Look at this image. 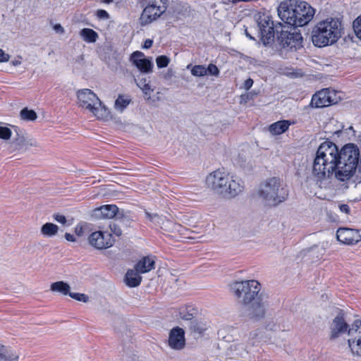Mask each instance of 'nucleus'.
<instances>
[{"label": "nucleus", "mask_w": 361, "mask_h": 361, "mask_svg": "<svg viewBox=\"0 0 361 361\" xmlns=\"http://www.w3.org/2000/svg\"><path fill=\"white\" fill-rule=\"evenodd\" d=\"M154 268V259L151 257H144L135 266V269L140 274L149 272Z\"/></svg>", "instance_id": "nucleus-21"}, {"label": "nucleus", "mask_w": 361, "mask_h": 361, "mask_svg": "<svg viewBox=\"0 0 361 361\" xmlns=\"http://www.w3.org/2000/svg\"><path fill=\"white\" fill-rule=\"evenodd\" d=\"M350 329V326L347 324L344 314L339 312L336 316L329 326V339L334 341L336 338L342 336L345 334H348V330Z\"/></svg>", "instance_id": "nucleus-12"}, {"label": "nucleus", "mask_w": 361, "mask_h": 361, "mask_svg": "<svg viewBox=\"0 0 361 361\" xmlns=\"http://www.w3.org/2000/svg\"><path fill=\"white\" fill-rule=\"evenodd\" d=\"M278 15L286 24L293 27H302L311 21L314 10L305 1L290 0L289 3L281 2L279 4Z\"/></svg>", "instance_id": "nucleus-3"}, {"label": "nucleus", "mask_w": 361, "mask_h": 361, "mask_svg": "<svg viewBox=\"0 0 361 361\" xmlns=\"http://www.w3.org/2000/svg\"><path fill=\"white\" fill-rule=\"evenodd\" d=\"M80 35L82 39L88 42H94L97 37V33L92 29L84 28L80 32Z\"/></svg>", "instance_id": "nucleus-33"}, {"label": "nucleus", "mask_w": 361, "mask_h": 361, "mask_svg": "<svg viewBox=\"0 0 361 361\" xmlns=\"http://www.w3.org/2000/svg\"><path fill=\"white\" fill-rule=\"evenodd\" d=\"M130 98L129 96L119 95L115 101L114 107L119 111H123L130 103Z\"/></svg>", "instance_id": "nucleus-32"}, {"label": "nucleus", "mask_w": 361, "mask_h": 361, "mask_svg": "<svg viewBox=\"0 0 361 361\" xmlns=\"http://www.w3.org/2000/svg\"><path fill=\"white\" fill-rule=\"evenodd\" d=\"M94 215L97 218L112 219L122 215L118 208L114 204L103 205L94 210Z\"/></svg>", "instance_id": "nucleus-20"}, {"label": "nucleus", "mask_w": 361, "mask_h": 361, "mask_svg": "<svg viewBox=\"0 0 361 361\" xmlns=\"http://www.w3.org/2000/svg\"><path fill=\"white\" fill-rule=\"evenodd\" d=\"M348 336V343L352 353L361 357V320L357 319L351 324Z\"/></svg>", "instance_id": "nucleus-11"}, {"label": "nucleus", "mask_w": 361, "mask_h": 361, "mask_svg": "<svg viewBox=\"0 0 361 361\" xmlns=\"http://www.w3.org/2000/svg\"><path fill=\"white\" fill-rule=\"evenodd\" d=\"M269 296L268 293L261 295L252 302L245 305L247 308V315L248 318L253 321H259L263 319L266 314L269 307Z\"/></svg>", "instance_id": "nucleus-10"}, {"label": "nucleus", "mask_w": 361, "mask_h": 361, "mask_svg": "<svg viewBox=\"0 0 361 361\" xmlns=\"http://www.w3.org/2000/svg\"><path fill=\"white\" fill-rule=\"evenodd\" d=\"M257 24L263 43L269 44V40L274 37V23L271 18L266 14L259 16Z\"/></svg>", "instance_id": "nucleus-14"}, {"label": "nucleus", "mask_w": 361, "mask_h": 361, "mask_svg": "<svg viewBox=\"0 0 361 361\" xmlns=\"http://www.w3.org/2000/svg\"><path fill=\"white\" fill-rule=\"evenodd\" d=\"M20 117L25 121H35L37 118V114L33 110L24 108L20 111Z\"/></svg>", "instance_id": "nucleus-34"}, {"label": "nucleus", "mask_w": 361, "mask_h": 361, "mask_svg": "<svg viewBox=\"0 0 361 361\" xmlns=\"http://www.w3.org/2000/svg\"><path fill=\"white\" fill-rule=\"evenodd\" d=\"M144 82H146L145 80L140 81L138 83L142 84V86L144 85Z\"/></svg>", "instance_id": "nucleus-56"}, {"label": "nucleus", "mask_w": 361, "mask_h": 361, "mask_svg": "<svg viewBox=\"0 0 361 361\" xmlns=\"http://www.w3.org/2000/svg\"><path fill=\"white\" fill-rule=\"evenodd\" d=\"M336 237L343 244L352 245L361 240V235L357 230L341 228L337 230Z\"/></svg>", "instance_id": "nucleus-19"}, {"label": "nucleus", "mask_w": 361, "mask_h": 361, "mask_svg": "<svg viewBox=\"0 0 361 361\" xmlns=\"http://www.w3.org/2000/svg\"><path fill=\"white\" fill-rule=\"evenodd\" d=\"M208 327L209 326L207 323L195 320L190 322L189 328L192 332L200 335L208 329Z\"/></svg>", "instance_id": "nucleus-31"}, {"label": "nucleus", "mask_w": 361, "mask_h": 361, "mask_svg": "<svg viewBox=\"0 0 361 361\" xmlns=\"http://www.w3.org/2000/svg\"><path fill=\"white\" fill-rule=\"evenodd\" d=\"M130 61L142 73L152 72L153 63L152 59L146 58L142 51H134L130 56Z\"/></svg>", "instance_id": "nucleus-17"}, {"label": "nucleus", "mask_w": 361, "mask_h": 361, "mask_svg": "<svg viewBox=\"0 0 361 361\" xmlns=\"http://www.w3.org/2000/svg\"><path fill=\"white\" fill-rule=\"evenodd\" d=\"M145 215L152 223L156 226H159L161 228H163L165 223L168 221L165 216H159L157 214H152L148 212H145Z\"/></svg>", "instance_id": "nucleus-30"}, {"label": "nucleus", "mask_w": 361, "mask_h": 361, "mask_svg": "<svg viewBox=\"0 0 361 361\" xmlns=\"http://www.w3.org/2000/svg\"><path fill=\"white\" fill-rule=\"evenodd\" d=\"M169 345L173 350H180L185 345V331L177 326L173 328L169 335Z\"/></svg>", "instance_id": "nucleus-18"}, {"label": "nucleus", "mask_w": 361, "mask_h": 361, "mask_svg": "<svg viewBox=\"0 0 361 361\" xmlns=\"http://www.w3.org/2000/svg\"><path fill=\"white\" fill-rule=\"evenodd\" d=\"M341 22L338 18H329L322 20L312 30V42L318 47L333 44L341 37Z\"/></svg>", "instance_id": "nucleus-5"}, {"label": "nucleus", "mask_w": 361, "mask_h": 361, "mask_svg": "<svg viewBox=\"0 0 361 361\" xmlns=\"http://www.w3.org/2000/svg\"><path fill=\"white\" fill-rule=\"evenodd\" d=\"M231 290L242 305H247L261 295L267 294L262 290L261 283L254 279L235 281L231 284Z\"/></svg>", "instance_id": "nucleus-7"}, {"label": "nucleus", "mask_w": 361, "mask_h": 361, "mask_svg": "<svg viewBox=\"0 0 361 361\" xmlns=\"http://www.w3.org/2000/svg\"><path fill=\"white\" fill-rule=\"evenodd\" d=\"M17 144L20 149L29 150L32 147H39V142L32 137H21L17 139Z\"/></svg>", "instance_id": "nucleus-25"}, {"label": "nucleus", "mask_w": 361, "mask_h": 361, "mask_svg": "<svg viewBox=\"0 0 361 361\" xmlns=\"http://www.w3.org/2000/svg\"><path fill=\"white\" fill-rule=\"evenodd\" d=\"M11 63L14 66H17L21 64V57H18V59H14L11 61Z\"/></svg>", "instance_id": "nucleus-51"}, {"label": "nucleus", "mask_w": 361, "mask_h": 361, "mask_svg": "<svg viewBox=\"0 0 361 361\" xmlns=\"http://www.w3.org/2000/svg\"><path fill=\"white\" fill-rule=\"evenodd\" d=\"M207 70V75L210 74L214 76H218L219 74V70L217 68V66L214 64L210 63L207 68H206Z\"/></svg>", "instance_id": "nucleus-41"}, {"label": "nucleus", "mask_w": 361, "mask_h": 361, "mask_svg": "<svg viewBox=\"0 0 361 361\" xmlns=\"http://www.w3.org/2000/svg\"><path fill=\"white\" fill-rule=\"evenodd\" d=\"M97 16L100 19H107L109 13L106 11L100 9L97 11Z\"/></svg>", "instance_id": "nucleus-44"}, {"label": "nucleus", "mask_w": 361, "mask_h": 361, "mask_svg": "<svg viewBox=\"0 0 361 361\" xmlns=\"http://www.w3.org/2000/svg\"><path fill=\"white\" fill-rule=\"evenodd\" d=\"M339 149L330 141L322 142L318 147L312 166V175L317 183H322L338 171Z\"/></svg>", "instance_id": "nucleus-1"}, {"label": "nucleus", "mask_w": 361, "mask_h": 361, "mask_svg": "<svg viewBox=\"0 0 361 361\" xmlns=\"http://www.w3.org/2000/svg\"><path fill=\"white\" fill-rule=\"evenodd\" d=\"M206 184L214 194L225 199L236 197L244 189L243 182L240 178L221 170L210 173L207 176Z\"/></svg>", "instance_id": "nucleus-2"}, {"label": "nucleus", "mask_w": 361, "mask_h": 361, "mask_svg": "<svg viewBox=\"0 0 361 361\" xmlns=\"http://www.w3.org/2000/svg\"><path fill=\"white\" fill-rule=\"evenodd\" d=\"M279 40L284 48L297 49L302 46V37L297 32L282 31L279 36Z\"/></svg>", "instance_id": "nucleus-16"}, {"label": "nucleus", "mask_w": 361, "mask_h": 361, "mask_svg": "<svg viewBox=\"0 0 361 361\" xmlns=\"http://www.w3.org/2000/svg\"><path fill=\"white\" fill-rule=\"evenodd\" d=\"M137 85L142 90L144 94L147 96V100L149 99L151 92H153V90L151 88L150 85L146 82H144L143 86H142V84H140V83H137Z\"/></svg>", "instance_id": "nucleus-39"}, {"label": "nucleus", "mask_w": 361, "mask_h": 361, "mask_svg": "<svg viewBox=\"0 0 361 361\" xmlns=\"http://www.w3.org/2000/svg\"><path fill=\"white\" fill-rule=\"evenodd\" d=\"M153 44V41L152 39H147L145 41L144 44L142 45L143 49H149Z\"/></svg>", "instance_id": "nucleus-48"}, {"label": "nucleus", "mask_w": 361, "mask_h": 361, "mask_svg": "<svg viewBox=\"0 0 361 361\" xmlns=\"http://www.w3.org/2000/svg\"><path fill=\"white\" fill-rule=\"evenodd\" d=\"M168 6V0H151L144 8L140 22L141 25H148L157 20L165 13Z\"/></svg>", "instance_id": "nucleus-9"}, {"label": "nucleus", "mask_w": 361, "mask_h": 361, "mask_svg": "<svg viewBox=\"0 0 361 361\" xmlns=\"http://www.w3.org/2000/svg\"><path fill=\"white\" fill-rule=\"evenodd\" d=\"M65 238L70 242H75L76 240L75 237L72 234L68 233L65 234Z\"/></svg>", "instance_id": "nucleus-50"}, {"label": "nucleus", "mask_w": 361, "mask_h": 361, "mask_svg": "<svg viewBox=\"0 0 361 361\" xmlns=\"http://www.w3.org/2000/svg\"><path fill=\"white\" fill-rule=\"evenodd\" d=\"M19 356L13 349L0 345V361H18Z\"/></svg>", "instance_id": "nucleus-24"}, {"label": "nucleus", "mask_w": 361, "mask_h": 361, "mask_svg": "<svg viewBox=\"0 0 361 361\" xmlns=\"http://www.w3.org/2000/svg\"><path fill=\"white\" fill-rule=\"evenodd\" d=\"M53 218L55 221L63 225H65L67 222L66 216L62 214H55L53 215Z\"/></svg>", "instance_id": "nucleus-43"}, {"label": "nucleus", "mask_w": 361, "mask_h": 361, "mask_svg": "<svg viewBox=\"0 0 361 361\" xmlns=\"http://www.w3.org/2000/svg\"><path fill=\"white\" fill-rule=\"evenodd\" d=\"M139 274L135 269L128 270L125 276L126 284L130 288L138 286L142 281V277Z\"/></svg>", "instance_id": "nucleus-22"}, {"label": "nucleus", "mask_w": 361, "mask_h": 361, "mask_svg": "<svg viewBox=\"0 0 361 361\" xmlns=\"http://www.w3.org/2000/svg\"><path fill=\"white\" fill-rule=\"evenodd\" d=\"M258 195L265 205L271 207L283 202L288 196V192L280 178L272 177L260 185Z\"/></svg>", "instance_id": "nucleus-6"}, {"label": "nucleus", "mask_w": 361, "mask_h": 361, "mask_svg": "<svg viewBox=\"0 0 361 361\" xmlns=\"http://www.w3.org/2000/svg\"><path fill=\"white\" fill-rule=\"evenodd\" d=\"M54 30L56 32L63 34L64 32L63 27L61 25V24H56L53 27Z\"/></svg>", "instance_id": "nucleus-47"}, {"label": "nucleus", "mask_w": 361, "mask_h": 361, "mask_svg": "<svg viewBox=\"0 0 361 361\" xmlns=\"http://www.w3.org/2000/svg\"><path fill=\"white\" fill-rule=\"evenodd\" d=\"M360 158V149L355 144L345 145L339 150V165L336 171V178L341 181L349 180L357 169L361 170Z\"/></svg>", "instance_id": "nucleus-4"}, {"label": "nucleus", "mask_w": 361, "mask_h": 361, "mask_svg": "<svg viewBox=\"0 0 361 361\" xmlns=\"http://www.w3.org/2000/svg\"><path fill=\"white\" fill-rule=\"evenodd\" d=\"M240 1H243V0H232V2L233 4H236V3L240 2Z\"/></svg>", "instance_id": "nucleus-54"}, {"label": "nucleus", "mask_w": 361, "mask_h": 361, "mask_svg": "<svg viewBox=\"0 0 361 361\" xmlns=\"http://www.w3.org/2000/svg\"><path fill=\"white\" fill-rule=\"evenodd\" d=\"M89 242L91 245L97 249H106L113 245L114 239L110 233L99 231L90 235Z\"/></svg>", "instance_id": "nucleus-15"}, {"label": "nucleus", "mask_w": 361, "mask_h": 361, "mask_svg": "<svg viewBox=\"0 0 361 361\" xmlns=\"http://www.w3.org/2000/svg\"><path fill=\"white\" fill-rule=\"evenodd\" d=\"M77 98L79 106L91 112L97 119H104L108 117L109 111L106 106L91 90H78Z\"/></svg>", "instance_id": "nucleus-8"}, {"label": "nucleus", "mask_w": 361, "mask_h": 361, "mask_svg": "<svg viewBox=\"0 0 361 361\" xmlns=\"http://www.w3.org/2000/svg\"><path fill=\"white\" fill-rule=\"evenodd\" d=\"M112 1L113 0H103L104 2L107 3V4L112 2Z\"/></svg>", "instance_id": "nucleus-55"}, {"label": "nucleus", "mask_w": 361, "mask_h": 361, "mask_svg": "<svg viewBox=\"0 0 361 361\" xmlns=\"http://www.w3.org/2000/svg\"><path fill=\"white\" fill-rule=\"evenodd\" d=\"M126 219V216L122 212V215L116 216L115 219L111 221L109 224V228L113 234L116 236L119 237L122 235V230L121 228L120 224L124 222Z\"/></svg>", "instance_id": "nucleus-26"}, {"label": "nucleus", "mask_w": 361, "mask_h": 361, "mask_svg": "<svg viewBox=\"0 0 361 361\" xmlns=\"http://www.w3.org/2000/svg\"><path fill=\"white\" fill-rule=\"evenodd\" d=\"M11 130L7 127L0 126V138L8 140L11 136Z\"/></svg>", "instance_id": "nucleus-40"}, {"label": "nucleus", "mask_w": 361, "mask_h": 361, "mask_svg": "<svg viewBox=\"0 0 361 361\" xmlns=\"http://www.w3.org/2000/svg\"><path fill=\"white\" fill-rule=\"evenodd\" d=\"M340 210L342 212H344L345 214H348L350 212V208L347 204H341L340 205Z\"/></svg>", "instance_id": "nucleus-49"}, {"label": "nucleus", "mask_w": 361, "mask_h": 361, "mask_svg": "<svg viewBox=\"0 0 361 361\" xmlns=\"http://www.w3.org/2000/svg\"><path fill=\"white\" fill-rule=\"evenodd\" d=\"M196 314V310L191 305H185L179 308V315L182 319L191 320Z\"/></svg>", "instance_id": "nucleus-29"}, {"label": "nucleus", "mask_w": 361, "mask_h": 361, "mask_svg": "<svg viewBox=\"0 0 361 361\" xmlns=\"http://www.w3.org/2000/svg\"><path fill=\"white\" fill-rule=\"evenodd\" d=\"M50 290L67 295L70 293L71 286L63 281H56L51 284Z\"/></svg>", "instance_id": "nucleus-27"}, {"label": "nucleus", "mask_w": 361, "mask_h": 361, "mask_svg": "<svg viewBox=\"0 0 361 361\" xmlns=\"http://www.w3.org/2000/svg\"><path fill=\"white\" fill-rule=\"evenodd\" d=\"M68 295L71 298H72L73 299H75L78 301H80V302H87L89 301V297L84 293L70 292Z\"/></svg>", "instance_id": "nucleus-38"}, {"label": "nucleus", "mask_w": 361, "mask_h": 361, "mask_svg": "<svg viewBox=\"0 0 361 361\" xmlns=\"http://www.w3.org/2000/svg\"><path fill=\"white\" fill-rule=\"evenodd\" d=\"M191 74L196 77H202L207 75L206 67L202 65L194 66L191 69Z\"/></svg>", "instance_id": "nucleus-35"}, {"label": "nucleus", "mask_w": 361, "mask_h": 361, "mask_svg": "<svg viewBox=\"0 0 361 361\" xmlns=\"http://www.w3.org/2000/svg\"><path fill=\"white\" fill-rule=\"evenodd\" d=\"M82 227H80V228L76 227V228H75V231H76V233H77L79 235H80V233H82Z\"/></svg>", "instance_id": "nucleus-52"}, {"label": "nucleus", "mask_w": 361, "mask_h": 361, "mask_svg": "<svg viewBox=\"0 0 361 361\" xmlns=\"http://www.w3.org/2000/svg\"><path fill=\"white\" fill-rule=\"evenodd\" d=\"M9 59V55L0 49V62H7Z\"/></svg>", "instance_id": "nucleus-45"}, {"label": "nucleus", "mask_w": 361, "mask_h": 361, "mask_svg": "<svg viewBox=\"0 0 361 361\" xmlns=\"http://www.w3.org/2000/svg\"><path fill=\"white\" fill-rule=\"evenodd\" d=\"M40 231L45 237H53L57 234L59 227L54 224L46 223L41 227Z\"/></svg>", "instance_id": "nucleus-28"}, {"label": "nucleus", "mask_w": 361, "mask_h": 361, "mask_svg": "<svg viewBox=\"0 0 361 361\" xmlns=\"http://www.w3.org/2000/svg\"><path fill=\"white\" fill-rule=\"evenodd\" d=\"M253 82H254L252 79H247L243 84V88L246 90H249L252 87Z\"/></svg>", "instance_id": "nucleus-46"}, {"label": "nucleus", "mask_w": 361, "mask_h": 361, "mask_svg": "<svg viewBox=\"0 0 361 361\" xmlns=\"http://www.w3.org/2000/svg\"><path fill=\"white\" fill-rule=\"evenodd\" d=\"M245 33L248 38H250V39H254V37L251 36V35L247 32V30H245Z\"/></svg>", "instance_id": "nucleus-53"}, {"label": "nucleus", "mask_w": 361, "mask_h": 361, "mask_svg": "<svg viewBox=\"0 0 361 361\" xmlns=\"http://www.w3.org/2000/svg\"><path fill=\"white\" fill-rule=\"evenodd\" d=\"M353 29L357 37L361 40V14L353 21Z\"/></svg>", "instance_id": "nucleus-37"}, {"label": "nucleus", "mask_w": 361, "mask_h": 361, "mask_svg": "<svg viewBox=\"0 0 361 361\" xmlns=\"http://www.w3.org/2000/svg\"><path fill=\"white\" fill-rule=\"evenodd\" d=\"M290 124V122L288 121H279L270 125L269 130L271 135H279L285 133Z\"/></svg>", "instance_id": "nucleus-23"}, {"label": "nucleus", "mask_w": 361, "mask_h": 361, "mask_svg": "<svg viewBox=\"0 0 361 361\" xmlns=\"http://www.w3.org/2000/svg\"><path fill=\"white\" fill-rule=\"evenodd\" d=\"M188 8L189 6H188L187 5H177L176 7V11H177L178 13L177 17L180 18L181 16H185V13L188 11Z\"/></svg>", "instance_id": "nucleus-42"}, {"label": "nucleus", "mask_w": 361, "mask_h": 361, "mask_svg": "<svg viewBox=\"0 0 361 361\" xmlns=\"http://www.w3.org/2000/svg\"><path fill=\"white\" fill-rule=\"evenodd\" d=\"M335 93L329 89H323L315 93L311 100V106L315 108H323L336 103Z\"/></svg>", "instance_id": "nucleus-13"}, {"label": "nucleus", "mask_w": 361, "mask_h": 361, "mask_svg": "<svg viewBox=\"0 0 361 361\" xmlns=\"http://www.w3.org/2000/svg\"><path fill=\"white\" fill-rule=\"evenodd\" d=\"M170 62V59L166 56H159L156 59V63L158 68H162L166 67Z\"/></svg>", "instance_id": "nucleus-36"}]
</instances>
